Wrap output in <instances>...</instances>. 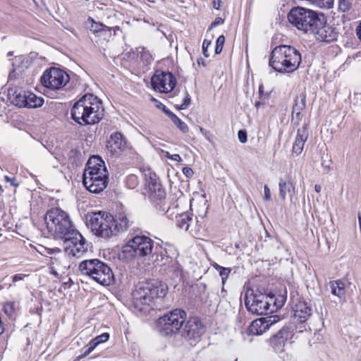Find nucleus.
Segmentation results:
<instances>
[{"instance_id": "25", "label": "nucleus", "mask_w": 361, "mask_h": 361, "mask_svg": "<svg viewBox=\"0 0 361 361\" xmlns=\"http://www.w3.org/2000/svg\"><path fill=\"white\" fill-rule=\"evenodd\" d=\"M279 187V195L283 200H284L287 196L292 200V197L295 194V187L292 181L290 180L280 179Z\"/></svg>"}, {"instance_id": "57", "label": "nucleus", "mask_w": 361, "mask_h": 361, "mask_svg": "<svg viewBox=\"0 0 361 361\" xmlns=\"http://www.w3.org/2000/svg\"><path fill=\"white\" fill-rule=\"evenodd\" d=\"M356 32H357V35L358 36L359 39L361 40V21H360V25H358V27L356 29Z\"/></svg>"}, {"instance_id": "10", "label": "nucleus", "mask_w": 361, "mask_h": 361, "mask_svg": "<svg viewBox=\"0 0 361 361\" xmlns=\"http://www.w3.org/2000/svg\"><path fill=\"white\" fill-rule=\"evenodd\" d=\"M49 262L47 263L49 269V273L54 276L59 278L70 267V262L68 255L59 248L47 249Z\"/></svg>"}, {"instance_id": "26", "label": "nucleus", "mask_w": 361, "mask_h": 361, "mask_svg": "<svg viewBox=\"0 0 361 361\" xmlns=\"http://www.w3.org/2000/svg\"><path fill=\"white\" fill-rule=\"evenodd\" d=\"M27 92L22 90H9L8 97L11 102L19 107L26 106V98Z\"/></svg>"}, {"instance_id": "11", "label": "nucleus", "mask_w": 361, "mask_h": 361, "mask_svg": "<svg viewBox=\"0 0 361 361\" xmlns=\"http://www.w3.org/2000/svg\"><path fill=\"white\" fill-rule=\"evenodd\" d=\"M62 240L64 252L68 256L80 257L88 250L89 245L77 229L63 237Z\"/></svg>"}, {"instance_id": "40", "label": "nucleus", "mask_w": 361, "mask_h": 361, "mask_svg": "<svg viewBox=\"0 0 361 361\" xmlns=\"http://www.w3.org/2000/svg\"><path fill=\"white\" fill-rule=\"evenodd\" d=\"M219 275L221 276L223 283H225L226 279L228 278V274L231 272V269L228 268L223 267L219 271Z\"/></svg>"}, {"instance_id": "46", "label": "nucleus", "mask_w": 361, "mask_h": 361, "mask_svg": "<svg viewBox=\"0 0 361 361\" xmlns=\"http://www.w3.org/2000/svg\"><path fill=\"white\" fill-rule=\"evenodd\" d=\"M264 199H265V200H267V201L270 200H271L270 190H269V187L267 185H264Z\"/></svg>"}, {"instance_id": "28", "label": "nucleus", "mask_w": 361, "mask_h": 361, "mask_svg": "<svg viewBox=\"0 0 361 361\" xmlns=\"http://www.w3.org/2000/svg\"><path fill=\"white\" fill-rule=\"evenodd\" d=\"M345 283L341 281H334L330 282V288L331 293L338 298L343 299L345 296Z\"/></svg>"}, {"instance_id": "37", "label": "nucleus", "mask_w": 361, "mask_h": 361, "mask_svg": "<svg viewBox=\"0 0 361 361\" xmlns=\"http://www.w3.org/2000/svg\"><path fill=\"white\" fill-rule=\"evenodd\" d=\"M351 3L349 0H338V8L343 12H345L350 8Z\"/></svg>"}, {"instance_id": "16", "label": "nucleus", "mask_w": 361, "mask_h": 361, "mask_svg": "<svg viewBox=\"0 0 361 361\" xmlns=\"http://www.w3.org/2000/svg\"><path fill=\"white\" fill-rule=\"evenodd\" d=\"M321 23L317 25L311 34L314 35L317 40L330 43L337 39L338 32L336 28L326 23V18L324 14L319 18Z\"/></svg>"}, {"instance_id": "5", "label": "nucleus", "mask_w": 361, "mask_h": 361, "mask_svg": "<svg viewBox=\"0 0 361 361\" xmlns=\"http://www.w3.org/2000/svg\"><path fill=\"white\" fill-rule=\"evenodd\" d=\"M45 223L49 233L55 238L61 239L76 229L69 214L59 207L47 211Z\"/></svg>"}, {"instance_id": "23", "label": "nucleus", "mask_w": 361, "mask_h": 361, "mask_svg": "<svg viewBox=\"0 0 361 361\" xmlns=\"http://www.w3.org/2000/svg\"><path fill=\"white\" fill-rule=\"evenodd\" d=\"M293 334V326H284L271 338V342L274 347L280 348L283 346L288 339L292 338Z\"/></svg>"}, {"instance_id": "53", "label": "nucleus", "mask_w": 361, "mask_h": 361, "mask_svg": "<svg viewBox=\"0 0 361 361\" xmlns=\"http://www.w3.org/2000/svg\"><path fill=\"white\" fill-rule=\"evenodd\" d=\"M201 133L205 136V137L209 140V135H210V133L209 131H207V130L204 129L203 128H200V129Z\"/></svg>"}, {"instance_id": "14", "label": "nucleus", "mask_w": 361, "mask_h": 361, "mask_svg": "<svg viewBox=\"0 0 361 361\" xmlns=\"http://www.w3.org/2000/svg\"><path fill=\"white\" fill-rule=\"evenodd\" d=\"M69 80V75L65 71L56 68L45 71L40 79L44 87L52 90L63 88Z\"/></svg>"}, {"instance_id": "17", "label": "nucleus", "mask_w": 361, "mask_h": 361, "mask_svg": "<svg viewBox=\"0 0 361 361\" xmlns=\"http://www.w3.org/2000/svg\"><path fill=\"white\" fill-rule=\"evenodd\" d=\"M151 82L155 90L169 92L174 89L176 79L170 72L157 71L152 76Z\"/></svg>"}, {"instance_id": "9", "label": "nucleus", "mask_w": 361, "mask_h": 361, "mask_svg": "<svg viewBox=\"0 0 361 361\" xmlns=\"http://www.w3.org/2000/svg\"><path fill=\"white\" fill-rule=\"evenodd\" d=\"M114 223V217L112 215L102 212L90 215L88 219V225L92 231L103 238L115 235V231L113 230Z\"/></svg>"}, {"instance_id": "45", "label": "nucleus", "mask_w": 361, "mask_h": 361, "mask_svg": "<svg viewBox=\"0 0 361 361\" xmlns=\"http://www.w3.org/2000/svg\"><path fill=\"white\" fill-rule=\"evenodd\" d=\"M27 275H25V274H15L14 276H13L12 277V281L13 283H16L19 281H22L24 279L25 276H26Z\"/></svg>"}, {"instance_id": "31", "label": "nucleus", "mask_w": 361, "mask_h": 361, "mask_svg": "<svg viewBox=\"0 0 361 361\" xmlns=\"http://www.w3.org/2000/svg\"><path fill=\"white\" fill-rule=\"evenodd\" d=\"M166 114L171 119L173 123L181 130L185 133L188 132V126L187 124L182 121L175 114L171 111H166Z\"/></svg>"}, {"instance_id": "13", "label": "nucleus", "mask_w": 361, "mask_h": 361, "mask_svg": "<svg viewBox=\"0 0 361 361\" xmlns=\"http://www.w3.org/2000/svg\"><path fill=\"white\" fill-rule=\"evenodd\" d=\"M267 294L259 290L249 288L245 294V305L250 312L256 314H264L269 312V302Z\"/></svg>"}, {"instance_id": "42", "label": "nucleus", "mask_w": 361, "mask_h": 361, "mask_svg": "<svg viewBox=\"0 0 361 361\" xmlns=\"http://www.w3.org/2000/svg\"><path fill=\"white\" fill-rule=\"evenodd\" d=\"M238 140L241 143H245L247 140V133L244 130H240L238 133Z\"/></svg>"}, {"instance_id": "62", "label": "nucleus", "mask_w": 361, "mask_h": 361, "mask_svg": "<svg viewBox=\"0 0 361 361\" xmlns=\"http://www.w3.org/2000/svg\"><path fill=\"white\" fill-rule=\"evenodd\" d=\"M110 28H111V29H113V30H114V34H116V31H117V30H119V27H117V26H116V27H113V28H111V27H110Z\"/></svg>"}, {"instance_id": "51", "label": "nucleus", "mask_w": 361, "mask_h": 361, "mask_svg": "<svg viewBox=\"0 0 361 361\" xmlns=\"http://www.w3.org/2000/svg\"><path fill=\"white\" fill-rule=\"evenodd\" d=\"M5 180L7 181V182H10L11 184L13 186H17L18 184V183H16V178L14 177L13 178H11V177H8L7 176H5Z\"/></svg>"}, {"instance_id": "52", "label": "nucleus", "mask_w": 361, "mask_h": 361, "mask_svg": "<svg viewBox=\"0 0 361 361\" xmlns=\"http://www.w3.org/2000/svg\"><path fill=\"white\" fill-rule=\"evenodd\" d=\"M170 159L173 160V161H178V162L182 161V158L178 154H172L171 156H170Z\"/></svg>"}, {"instance_id": "15", "label": "nucleus", "mask_w": 361, "mask_h": 361, "mask_svg": "<svg viewBox=\"0 0 361 361\" xmlns=\"http://www.w3.org/2000/svg\"><path fill=\"white\" fill-rule=\"evenodd\" d=\"M204 331V326L201 322L197 318L192 317L187 322L185 321L180 331V334L190 345H193L200 341Z\"/></svg>"}, {"instance_id": "59", "label": "nucleus", "mask_w": 361, "mask_h": 361, "mask_svg": "<svg viewBox=\"0 0 361 361\" xmlns=\"http://www.w3.org/2000/svg\"><path fill=\"white\" fill-rule=\"evenodd\" d=\"M213 267H214L217 271H219V270L222 268V267H221V266H220V265L217 264L216 263L214 264H213Z\"/></svg>"}, {"instance_id": "47", "label": "nucleus", "mask_w": 361, "mask_h": 361, "mask_svg": "<svg viewBox=\"0 0 361 361\" xmlns=\"http://www.w3.org/2000/svg\"><path fill=\"white\" fill-rule=\"evenodd\" d=\"M183 172L187 177H191L194 173L192 169L189 167H184Z\"/></svg>"}, {"instance_id": "41", "label": "nucleus", "mask_w": 361, "mask_h": 361, "mask_svg": "<svg viewBox=\"0 0 361 361\" xmlns=\"http://www.w3.org/2000/svg\"><path fill=\"white\" fill-rule=\"evenodd\" d=\"M109 338V335L108 333H104L97 337H95L94 339L99 343H102L106 341H107Z\"/></svg>"}, {"instance_id": "4", "label": "nucleus", "mask_w": 361, "mask_h": 361, "mask_svg": "<svg viewBox=\"0 0 361 361\" xmlns=\"http://www.w3.org/2000/svg\"><path fill=\"white\" fill-rule=\"evenodd\" d=\"M301 63V55L293 47L280 45L271 52L269 64L279 73H291L295 71Z\"/></svg>"}, {"instance_id": "2", "label": "nucleus", "mask_w": 361, "mask_h": 361, "mask_svg": "<svg viewBox=\"0 0 361 361\" xmlns=\"http://www.w3.org/2000/svg\"><path fill=\"white\" fill-rule=\"evenodd\" d=\"M166 294V289L157 282L140 283L132 293L133 305L138 312L145 311L146 307L158 308L157 303Z\"/></svg>"}, {"instance_id": "49", "label": "nucleus", "mask_w": 361, "mask_h": 361, "mask_svg": "<svg viewBox=\"0 0 361 361\" xmlns=\"http://www.w3.org/2000/svg\"><path fill=\"white\" fill-rule=\"evenodd\" d=\"M92 350L90 349V348L87 347V349L84 351V353L78 357V360H79L87 356L88 355H90L92 353Z\"/></svg>"}, {"instance_id": "7", "label": "nucleus", "mask_w": 361, "mask_h": 361, "mask_svg": "<svg viewBox=\"0 0 361 361\" xmlns=\"http://www.w3.org/2000/svg\"><path fill=\"white\" fill-rule=\"evenodd\" d=\"M322 15V13H317L310 9L295 7L292 8L288 14V19L298 30L311 33L318 23L320 25L319 18Z\"/></svg>"}, {"instance_id": "35", "label": "nucleus", "mask_w": 361, "mask_h": 361, "mask_svg": "<svg viewBox=\"0 0 361 361\" xmlns=\"http://www.w3.org/2000/svg\"><path fill=\"white\" fill-rule=\"evenodd\" d=\"M224 42H225V37L221 35L217 38L216 42L215 53L216 54H219L221 52Z\"/></svg>"}, {"instance_id": "55", "label": "nucleus", "mask_w": 361, "mask_h": 361, "mask_svg": "<svg viewBox=\"0 0 361 361\" xmlns=\"http://www.w3.org/2000/svg\"><path fill=\"white\" fill-rule=\"evenodd\" d=\"M323 1L326 4L325 6L328 8H330L333 6L334 0H323Z\"/></svg>"}, {"instance_id": "24", "label": "nucleus", "mask_w": 361, "mask_h": 361, "mask_svg": "<svg viewBox=\"0 0 361 361\" xmlns=\"http://www.w3.org/2000/svg\"><path fill=\"white\" fill-rule=\"evenodd\" d=\"M307 137L308 133L305 126L298 130L297 135L293 145V152L295 154H301Z\"/></svg>"}, {"instance_id": "43", "label": "nucleus", "mask_w": 361, "mask_h": 361, "mask_svg": "<svg viewBox=\"0 0 361 361\" xmlns=\"http://www.w3.org/2000/svg\"><path fill=\"white\" fill-rule=\"evenodd\" d=\"M224 23V20L221 17H216L215 20L211 23L209 30H212L213 27L222 25Z\"/></svg>"}, {"instance_id": "32", "label": "nucleus", "mask_w": 361, "mask_h": 361, "mask_svg": "<svg viewBox=\"0 0 361 361\" xmlns=\"http://www.w3.org/2000/svg\"><path fill=\"white\" fill-rule=\"evenodd\" d=\"M145 183L148 190L159 187L161 185L156 173L153 172H149L147 174H145Z\"/></svg>"}, {"instance_id": "50", "label": "nucleus", "mask_w": 361, "mask_h": 361, "mask_svg": "<svg viewBox=\"0 0 361 361\" xmlns=\"http://www.w3.org/2000/svg\"><path fill=\"white\" fill-rule=\"evenodd\" d=\"M99 345V343L93 338L87 345L88 348L90 349H92V350Z\"/></svg>"}, {"instance_id": "20", "label": "nucleus", "mask_w": 361, "mask_h": 361, "mask_svg": "<svg viewBox=\"0 0 361 361\" xmlns=\"http://www.w3.org/2000/svg\"><path fill=\"white\" fill-rule=\"evenodd\" d=\"M294 318L300 323L305 322L312 314L311 307L305 301H298L293 307Z\"/></svg>"}, {"instance_id": "6", "label": "nucleus", "mask_w": 361, "mask_h": 361, "mask_svg": "<svg viewBox=\"0 0 361 361\" xmlns=\"http://www.w3.org/2000/svg\"><path fill=\"white\" fill-rule=\"evenodd\" d=\"M78 270L81 275L102 286H109L114 279L111 269L99 259L82 261L79 264Z\"/></svg>"}, {"instance_id": "19", "label": "nucleus", "mask_w": 361, "mask_h": 361, "mask_svg": "<svg viewBox=\"0 0 361 361\" xmlns=\"http://www.w3.org/2000/svg\"><path fill=\"white\" fill-rule=\"evenodd\" d=\"M148 190L151 201L154 206L160 211H167L168 207L165 204L166 192L161 185Z\"/></svg>"}, {"instance_id": "58", "label": "nucleus", "mask_w": 361, "mask_h": 361, "mask_svg": "<svg viewBox=\"0 0 361 361\" xmlns=\"http://www.w3.org/2000/svg\"><path fill=\"white\" fill-rule=\"evenodd\" d=\"M321 189H322V188H321V186H320V185H315V186H314V190H315V191H316L317 192H319L321 191Z\"/></svg>"}, {"instance_id": "60", "label": "nucleus", "mask_w": 361, "mask_h": 361, "mask_svg": "<svg viewBox=\"0 0 361 361\" xmlns=\"http://www.w3.org/2000/svg\"><path fill=\"white\" fill-rule=\"evenodd\" d=\"M263 104L260 102H256L255 106L257 109H259Z\"/></svg>"}, {"instance_id": "1", "label": "nucleus", "mask_w": 361, "mask_h": 361, "mask_svg": "<svg viewBox=\"0 0 361 361\" xmlns=\"http://www.w3.org/2000/svg\"><path fill=\"white\" fill-rule=\"evenodd\" d=\"M102 102L96 96L89 94L81 97L71 109L73 119L82 126L98 123L103 116Z\"/></svg>"}, {"instance_id": "36", "label": "nucleus", "mask_w": 361, "mask_h": 361, "mask_svg": "<svg viewBox=\"0 0 361 361\" xmlns=\"http://www.w3.org/2000/svg\"><path fill=\"white\" fill-rule=\"evenodd\" d=\"M190 104V96L187 91L185 92V97L183 99L182 104L176 106L177 109H185Z\"/></svg>"}, {"instance_id": "21", "label": "nucleus", "mask_w": 361, "mask_h": 361, "mask_svg": "<svg viewBox=\"0 0 361 361\" xmlns=\"http://www.w3.org/2000/svg\"><path fill=\"white\" fill-rule=\"evenodd\" d=\"M306 106V96L305 94L301 93L298 95L294 99V104L292 109V120H295V123L299 124L302 118V111Z\"/></svg>"}, {"instance_id": "12", "label": "nucleus", "mask_w": 361, "mask_h": 361, "mask_svg": "<svg viewBox=\"0 0 361 361\" xmlns=\"http://www.w3.org/2000/svg\"><path fill=\"white\" fill-rule=\"evenodd\" d=\"M153 240L145 235H136L123 247V252L135 257H149L153 251Z\"/></svg>"}, {"instance_id": "48", "label": "nucleus", "mask_w": 361, "mask_h": 361, "mask_svg": "<svg viewBox=\"0 0 361 361\" xmlns=\"http://www.w3.org/2000/svg\"><path fill=\"white\" fill-rule=\"evenodd\" d=\"M153 101L157 102V104H156L157 107H158L159 109H162L163 111H164V113L166 114V111H170L169 109H166V106L163 104H161V102L157 101L155 99H152Z\"/></svg>"}, {"instance_id": "54", "label": "nucleus", "mask_w": 361, "mask_h": 361, "mask_svg": "<svg viewBox=\"0 0 361 361\" xmlns=\"http://www.w3.org/2000/svg\"><path fill=\"white\" fill-rule=\"evenodd\" d=\"M221 5V0H216L213 1V7L214 8L219 10Z\"/></svg>"}, {"instance_id": "63", "label": "nucleus", "mask_w": 361, "mask_h": 361, "mask_svg": "<svg viewBox=\"0 0 361 361\" xmlns=\"http://www.w3.org/2000/svg\"><path fill=\"white\" fill-rule=\"evenodd\" d=\"M171 155H172V154H169V152H166V157H168L169 159H170V156H171Z\"/></svg>"}, {"instance_id": "8", "label": "nucleus", "mask_w": 361, "mask_h": 361, "mask_svg": "<svg viewBox=\"0 0 361 361\" xmlns=\"http://www.w3.org/2000/svg\"><path fill=\"white\" fill-rule=\"evenodd\" d=\"M186 321V312L181 309H175L161 317L157 321L160 333L164 336H173L180 332Z\"/></svg>"}, {"instance_id": "3", "label": "nucleus", "mask_w": 361, "mask_h": 361, "mask_svg": "<svg viewBox=\"0 0 361 361\" xmlns=\"http://www.w3.org/2000/svg\"><path fill=\"white\" fill-rule=\"evenodd\" d=\"M108 171L99 156L91 157L82 175L84 186L92 193H99L107 186Z\"/></svg>"}, {"instance_id": "18", "label": "nucleus", "mask_w": 361, "mask_h": 361, "mask_svg": "<svg viewBox=\"0 0 361 361\" xmlns=\"http://www.w3.org/2000/svg\"><path fill=\"white\" fill-rule=\"evenodd\" d=\"M278 315L261 317L254 320L250 325L247 331L251 335H262L269 327L279 321Z\"/></svg>"}, {"instance_id": "39", "label": "nucleus", "mask_w": 361, "mask_h": 361, "mask_svg": "<svg viewBox=\"0 0 361 361\" xmlns=\"http://www.w3.org/2000/svg\"><path fill=\"white\" fill-rule=\"evenodd\" d=\"M269 302V311L270 312H274V302L276 301V298L274 295H267V300Z\"/></svg>"}, {"instance_id": "34", "label": "nucleus", "mask_w": 361, "mask_h": 361, "mask_svg": "<svg viewBox=\"0 0 361 361\" xmlns=\"http://www.w3.org/2000/svg\"><path fill=\"white\" fill-rule=\"evenodd\" d=\"M4 312L9 317H11L15 312V303L13 302H6L4 305Z\"/></svg>"}, {"instance_id": "64", "label": "nucleus", "mask_w": 361, "mask_h": 361, "mask_svg": "<svg viewBox=\"0 0 361 361\" xmlns=\"http://www.w3.org/2000/svg\"><path fill=\"white\" fill-rule=\"evenodd\" d=\"M8 56H11V55H12V52H9V53L8 54Z\"/></svg>"}, {"instance_id": "30", "label": "nucleus", "mask_w": 361, "mask_h": 361, "mask_svg": "<svg viewBox=\"0 0 361 361\" xmlns=\"http://www.w3.org/2000/svg\"><path fill=\"white\" fill-rule=\"evenodd\" d=\"M192 221L189 214L184 213L176 216V225L181 229L188 231L190 223Z\"/></svg>"}, {"instance_id": "38", "label": "nucleus", "mask_w": 361, "mask_h": 361, "mask_svg": "<svg viewBox=\"0 0 361 361\" xmlns=\"http://www.w3.org/2000/svg\"><path fill=\"white\" fill-rule=\"evenodd\" d=\"M285 301L286 299L283 295H279V298H276V301L274 302V311L281 308L283 306Z\"/></svg>"}, {"instance_id": "44", "label": "nucleus", "mask_w": 361, "mask_h": 361, "mask_svg": "<svg viewBox=\"0 0 361 361\" xmlns=\"http://www.w3.org/2000/svg\"><path fill=\"white\" fill-rule=\"evenodd\" d=\"M211 44L210 42H207V40H204L202 44V50H203V54L204 56L208 57L209 54H207V48Z\"/></svg>"}, {"instance_id": "22", "label": "nucleus", "mask_w": 361, "mask_h": 361, "mask_svg": "<svg viewBox=\"0 0 361 361\" xmlns=\"http://www.w3.org/2000/svg\"><path fill=\"white\" fill-rule=\"evenodd\" d=\"M134 223L131 216H128L125 213H120L114 218L113 230L115 235L117 233L127 231Z\"/></svg>"}, {"instance_id": "33", "label": "nucleus", "mask_w": 361, "mask_h": 361, "mask_svg": "<svg viewBox=\"0 0 361 361\" xmlns=\"http://www.w3.org/2000/svg\"><path fill=\"white\" fill-rule=\"evenodd\" d=\"M91 30L94 32H99L103 31H111V28L102 23H98L92 20Z\"/></svg>"}, {"instance_id": "61", "label": "nucleus", "mask_w": 361, "mask_h": 361, "mask_svg": "<svg viewBox=\"0 0 361 361\" xmlns=\"http://www.w3.org/2000/svg\"><path fill=\"white\" fill-rule=\"evenodd\" d=\"M358 224H359V227H360V233H361V215L360 214H358Z\"/></svg>"}, {"instance_id": "27", "label": "nucleus", "mask_w": 361, "mask_h": 361, "mask_svg": "<svg viewBox=\"0 0 361 361\" xmlns=\"http://www.w3.org/2000/svg\"><path fill=\"white\" fill-rule=\"evenodd\" d=\"M126 142L123 139V135L121 133L116 132L112 134L108 141L107 146L111 149V151L116 152L117 149H121L125 147Z\"/></svg>"}, {"instance_id": "29", "label": "nucleus", "mask_w": 361, "mask_h": 361, "mask_svg": "<svg viewBox=\"0 0 361 361\" xmlns=\"http://www.w3.org/2000/svg\"><path fill=\"white\" fill-rule=\"evenodd\" d=\"M26 108H37L44 104V99L37 97L34 93L27 92L26 98Z\"/></svg>"}, {"instance_id": "56", "label": "nucleus", "mask_w": 361, "mask_h": 361, "mask_svg": "<svg viewBox=\"0 0 361 361\" xmlns=\"http://www.w3.org/2000/svg\"><path fill=\"white\" fill-rule=\"evenodd\" d=\"M128 182L131 181L133 183H136L137 182V177L134 175H130L128 177Z\"/></svg>"}]
</instances>
